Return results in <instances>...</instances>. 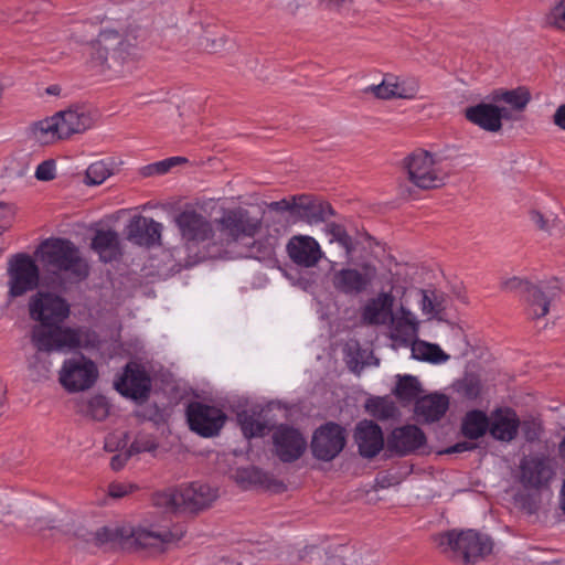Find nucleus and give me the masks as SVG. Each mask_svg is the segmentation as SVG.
Masks as SVG:
<instances>
[{
  "mask_svg": "<svg viewBox=\"0 0 565 565\" xmlns=\"http://www.w3.org/2000/svg\"><path fill=\"white\" fill-rule=\"evenodd\" d=\"M94 23L100 24V28L93 42L92 67L106 76L132 72L142 55L140 30L124 29L118 22L98 17Z\"/></svg>",
  "mask_w": 565,
  "mask_h": 565,
  "instance_id": "f257e3e1",
  "label": "nucleus"
},
{
  "mask_svg": "<svg viewBox=\"0 0 565 565\" xmlns=\"http://www.w3.org/2000/svg\"><path fill=\"white\" fill-rule=\"evenodd\" d=\"M68 315L70 306L64 299L38 292V350L67 352L97 345L95 332L62 326Z\"/></svg>",
  "mask_w": 565,
  "mask_h": 565,
  "instance_id": "f03ea898",
  "label": "nucleus"
},
{
  "mask_svg": "<svg viewBox=\"0 0 565 565\" xmlns=\"http://www.w3.org/2000/svg\"><path fill=\"white\" fill-rule=\"evenodd\" d=\"M54 271L74 281L84 280L89 274L88 263L78 248L67 239H47L38 246V257Z\"/></svg>",
  "mask_w": 565,
  "mask_h": 565,
  "instance_id": "7ed1b4c3",
  "label": "nucleus"
},
{
  "mask_svg": "<svg viewBox=\"0 0 565 565\" xmlns=\"http://www.w3.org/2000/svg\"><path fill=\"white\" fill-rule=\"evenodd\" d=\"M184 247L188 253L185 267H191L210 256L205 250L207 242L213 236V227L209 220L195 210H184L175 216Z\"/></svg>",
  "mask_w": 565,
  "mask_h": 565,
  "instance_id": "20e7f679",
  "label": "nucleus"
},
{
  "mask_svg": "<svg viewBox=\"0 0 565 565\" xmlns=\"http://www.w3.org/2000/svg\"><path fill=\"white\" fill-rule=\"evenodd\" d=\"M217 497L216 489L206 483L191 482L156 493L153 503L167 511H198L209 507Z\"/></svg>",
  "mask_w": 565,
  "mask_h": 565,
  "instance_id": "39448f33",
  "label": "nucleus"
},
{
  "mask_svg": "<svg viewBox=\"0 0 565 565\" xmlns=\"http://www.w3.org/2000/svg\"><path fill=\"white\" fill-rule=\"evenodd\" d=\"M438 546L446 553L463 562L475 564L490 554L493 544L490 537L475 530L449 531L437 537Z\"/></svg>",
  "mask_w": 565,
  "mask_h": 565,
  "instance_id": "423d86ee",
  "label": "nucleus"
},
{
  "mask_svg": "<svg viewBox=\"0 0 565 565\" xmlns=\"http://www.w3.org/2000/svg\"><path fill=\"white\" fill-rule=\"evenodd\" d=\"M92 126V118L74 109L58 111L52 117L38 121V142L50 143L73 134L85 131Z\"/></svg>",
  "mask_w": 565,
  "mask_h": 565,
  "instance_id": "0eeeda50",
  "label": "nucleus"
},
{
  "mask_svg": "<svg viewBox=\"0 0 565 565\" xmlns=\"http://www.w3.org/2000/svg\"><path fill=\"white\" fill-rule=\"evenodd\" d=\"M504 286L507 289H515L522 292L527 303V312L533 319L544 317L548 312L551 302L561 291V285L556 278L532 285L526 280L513 277L505 281Z\"/></svg>",
  "mask_w": 565,
  "mask_h": 565,
  "instance_id": "6e6552de",
  "label": "nucleus"
},
{
  "mask_svg": "<svg viewBox=\"0 0 565 565\" xmlns=\"http://www.w3.org/2000/svg\"><path fill=\"white\" fill-rule=\"evenodd\" d=\"M7 302L11 303L35 290V258L17 253L7 260Z\"/></svg>",
  "mask_w": 565,
  "mask_h": 565,
  "instance_id": "1a4fd4ad",
  "label": "nucleus"
},
{
  "mask_svg": "<svg viewBox=\"0 0 565 565\" xmlns=\"http://www.w3.org/2000/svg\"><path fill=\"white\" fill-rule=\"evenodd\" d=\"M406 168L411 182L424 190L443 185L447 178L441 161L425 150L413 152L407 159Z\"/></svg>",
  "mask_w": 565,
  "mask_h": 565,
  "instance_id": "9d476101",
  "label": "nucleus"
},
{
  "mask_svg": "<svg viewBox=\"0 0 565 565\" xmlns=\"http://www.w3.org/2000/svg\"><path fill=\"white\" fill-rule=\"evenodd\" d=\"M98 377L96 364L84 355L64 361L60 371V382L68 392H81L90 388Z\"/></svg>",
  "mask_w": 565,
  "mask_h": 565,
  "instance_id": "9b49d317",
  "label": "nucleus"
},
{
  "mask_svg": "<svg viewBox=\"0 0 565 565\" xmlns=\"http://www.w3.org/2000/svg\"><path fill=\"white\" fill-rule=\"evenodd\" d=\"M345 444V429L335 423H327L313 433L312 455L319 460L331 461L343 450Z\"/></svg>",
  "mask_w": 565,
  "mask_h": 565,
  "instance_id": "f8f14e48",
  "label": "nucleus"
},
{
  "mask_svg": "<svg viewBox=\"0 0 565 565\" xmlns=\"http://www.w3.org/2000/svg\"><path fill=\"white\" fill-rule=\"evenodd\" d=\"M186 417L191 430L205 438L218 435L227 418L221 408L202 403L190 404Z\"/></svg>",
  "mask_w": 565,
  "mask_h": 565,
  "instance_id": "ddd939ff",
  "label": "nucleus"
},
{
  "mask_svg": "<svg viewBox=\"0 0 565 565\" xmlns=\"http://www.w3.org/2000/svg\"><path fill=\"white\" fill-rule=\"evenodd\" d=\"M555 475L554 460L543 455L524 457L520 463V481L526 489L547 488Z\"/></svg>",
  "mask_w": 565,
  "mask_h": 565,
  "instance_id": "4468645a",
  "label": "nucleus"
},
{
  "mask_svg": "<svg viewBox=\"0 0 565 565\" xmlns=\"http://www.w3.org/2000/svg\"><path fill=\"white\" fill-rule=\"evenodd\" d=\"M217 223L220 231L232 242L253 238L262 226L260 218L250 216L242 207L225 211Z\"/></svg>",
  "mask_w": 565,
  "mask_h": 565,
  "instance_id": "2eb2a0df",
  "label": "nucleus"
},
{
  "mask_svg": "<svg viewBox=\"0 0 565 565\" xmlns=\"http://www.w3.org/2000/svg\"><path fill=\"white\" fill-rule=\"evenodd\" d=\"M376 277V267L364 264L361 270L355 268H342L334 273L333 287L349 296H356L367 289Z\"/></svg>",
  "mask_w": 565,
  "mask_h": 565,
  "instance_id": "dca6fc26",
  "label": "nucleus"
},
{
  "mask_svg": "<svg viewBox=\"0 0 565 565\" xmlns=\"http://www.w3.org/2000/svg\"><path fill=\"white\" fill-rule=\"evenodd\" d=\"M274 450L284 462H292L301 457L307 448V439L296 428L279 425L273 434Z\"/></svg>",
  "mask_w": 565,
  "mask_h": 565,
  "instance_id": "f3484780",
  "label": "nucleus"
},
{
  "mask_svg": "<svg viewBox=\"0 0 565 565\" xmlns=\"http://www.w3.org/2000/svg\"><path fill=\"white\" fill-rule=\"evenodd\" d=\"M426 443V436L415 425L396 427L386 439V450L391 455L407 456L422 448Z\"/></svg>",
  "mask_w": 565,
  "mask_h": 565,
  "instance_id": "a211bd4d",
  "label": "nucleus"
},
{
  "mask_svg": "<svg viewBox=\"0 0 565 565\" xmlns=\"http://www.w3.org/2000/svg\"><path fill=\"white\" fill-rule=\"evenodd\" d=\"M466 118L486 131L497 132L502 127V119H511V115L505 107L480 103L466 109Z\"/></svg>",
  "mask_w": 565,
  "mask_h": 565,
  "instance_id": "6ab92c4d",
  "label": "nucleus"
},
{
  "mask_svg": "<svg viewBox=\"0 0 565 565\" xmlns=\"http://www.w3.org/2000/svg\"><path fill=\"white\" fill-rule=\"evenodd\" d=\"M151 382L146 371L136 363H128L124 374L116 382L117 391L131 399H145L150 391Z\"/></svg>",
  "mask_w": 565,
  "mask_h": 565,
  "instance_id": "aec40b11",
  "label": "nucleus"
},
{
  "mask_svg": "<svg viewBox=\"0 0 565 565\" xmlns=\"http://www.w3.org/2000/svg\"><path fill=\"white\" fill-rule=\"evenodd\" d=\"M358 451L365 459L376 457L386 445L381 427L372 420L360 422L354 430Z\"/></svg>",
  "mask_w": 565,
  "mask_h": 565,
  "instance_id": "412c9836",
  "label": "nucleus"
},
{
  "mask_svg": "<svg viewBox=\"0 0 565 565\" xmlns=\"http://www.w3.org/2000/svg\"><path fill=\"white\" fill-rule=\"evenodd\" d=\"M131 537L141 547L161 552L167 544L179 541L182 532H172L163 525H140L131 532Z\"/></svg>",
  "mask_w": 565,
  "mask_h": 565,
  "instance_id": "4be33fe9",
  "label": "nucleus"
},
{
  "mask_svg": "<svg viewBox=\"0 0 565 565\" xmlns=\"http://www.w3.org/2000/svg\"><path fill=\"white\" fill-rule=\"evenodd\" d=\"M287 253L294 263L306 268L316 266L322 257L319 243L308 235L291 237L287 244Z\"/></svg>",
  "mask_w": 565,
  "mask_h": 565,
  "instance_id": "5701e85b",
  "label": "nucleus"
},
{
  "mask_svg": "<svg viewBox=\"0 0 565 565\" xmlns=\"http://www.w3.org/2000/svg\"><path fill=\"white\" fill-rule=\"evenodd\" d=\"M520 426L519 416L512 408H497L490 415L489 434L495 440L508 443L516 437Z\"/></svg>",
  "mask_w": 565,
  "mask_h": 565,
  "instance_id": "b1692460",
  "label": "nucleus"
},
{
  "mask_svg": "<svg viewBox=\"0 0 565 565\" xmlns=\"http://www.w3.org/2000/svg\"><path fill=\"white\" fill-rule=\"evenodd\" d=\"M162 224L153 218L136 217L127 226V238L139 246L160 243Z\"/></svg>",
  "mask_w": 565,
  "mask_h": 565,
  "instance_id": "393cba45",
  "label": "nucleus"
},
{
  "mask_svg": "<svg viewBox=\"0 0 565 565\" xmlns=\"http://www.w3.org/2000/svg\"><path fill=\"white\" fill-rule=\"evenodd\" d=\"M394 297L390 292H380L370 299L362 310V318L370 324H385L393 317Z\"/></svg>",
  "mask_w": 565,
  "mask_h": 565,
  "instance_id": "a878e982",
  "label": "nucleus"
},
{
  "mask_svg": "<svg viewBox=\"0 0 565 565\" xmlns=\"http://www.w3.org/2000/svg\"><path fill=\"white\" fill-rule=\"evenodd\" d=\"M392 322V337L404 343H411L418 335L419 321L415 313L401 306L390 320Z\"/></svg>",
  "mask_w": 565,
  "mask_h": 565,
  "instance_id": "bb28decb",
  "label": "nucleus"
},
{
  "mask_svg": "<svg viewBox=\"0 0 565 565\" xmlns=\"http://www.w3.org/2000/svg\"><path fill=\"white\" fill-rule=\"evenodd\" d=\"M449 407V398L445 394L433 393L416 401L415 414L427 423L439 420Z\"/></svg>",
  "mask_w": 565,
  "mask_h": 565,
  "instance_id": "cd10ccee",
  "label": "nucleus"
},
{
  "mask_svg": "<svg viewBox=\"0 0 565 565\" xmlns=\"http://www.w3.org/2000/svg\"><path fill=\"white\" fill-rule=\"evenodd\" d=\"M332 214L333 211L329 203L313 200L307 195H300L298 218L312 225L324 222Z\"/></svg>",
  "mask_w": 565,
  "mask_h": 565,
  "instance_id": "c85d7f7f",
  "label": "nucleus"
},
{
  "mask_svg": "<svg viewBox=\"0 0 565 565\" xmlns=\"http://www.w3.org/2000/svg\"><path fill=\"white\" fill-rule=\"evenodd\" d=\"M93 249L100 260L108 263L121 255L119 236L114 231H98L92 242Z\"/></svg>",
  "mask_w": 565,
  "mask_h": 565,
  "instance_id": "c756f323",
  "label": "nucleus"
},
{
  "mask_svg": "<svg viewBox=\"0 0 565 565\" xmlns=\"http://www.w3.org/2000/svg\"><path fill=\"white\" fill-rule=\"evenodd\" d=\"M489 427L490 417L482 411L473 409L463 417L461 431L469 439H478L489 431Z\"/></svg>",
  "mask_w": 565,
  "mask_h": 565,
  "instance_id": "7c9ffc66",
  "label": "nucleus"
},
{
  "mask_svg": "<svg viewBox=\"0 0 565 565\" xmlns=\"http://www.w3.org/2000/svg\"><path fill=\"white\" fill-rule=\"evenodd\" d=\"M411 344L412 356L415 360L433 364H443L449 360V355L446 354L437 344L418 339H415Z\"/></svg>",
  "mask_w": 565,
  "mask_h": 565,
  "instance_id": "2f4dec72",
  "label": "nucleus"
},
{
  "mask_svg": "<svg viewBox=\"0 0 565 565\" xmlns=\"http://www.w3.org/2000/svg\"><path fill=\"white\" fill-rule=\"evenodd\" d=\"M243 435L246 438L262 437L269 431V425L260 414L242 412L237 416Z\"/></svg>",
  "mask_w": 565,
  "mask_h": 565,
  "instance_id": "473e14b6",
  "label": "nucleus"
},
{
  "mask_svg": "<svg viewBox=\"0 0 565 565\" xmlns=\"http://www.w3.org/2000/svg\"><path fill=\"white\" fill-rule=\"evenodd\" d=\"M494 102H503L513 110L522 111L531 100V93L526 87L520 86L513 89L498 90L493 96Z\"/></svg>",
  "mask_w": 565,
  "mask_h": 565,
  "instance_id": "72a5a7b5",
  "label": "nucleus"
},
{
  "mask_svg": "<svg viewBox=\"0 0 565 565\" xmlns=\"http://www.w3.org/2000/svg\"><path fill=\"white\" fill-rule=\"evenodd\" d=\"M326 235L330 243H338L344 250L348 259H351L356 250V239L351 237L345 228L337 223H328L324 226Z\"/></svg>",
  "mask_w": 565,
  "mask_h": 565,
  "instance_id": "f704fd0d",
  "label": "nucleus"
},
{
  "mask_svg": "<svg viewBox=\"0 0 565 565\" xmlns=\"http://www.w3.org/2000/svg\"><path fill=\"white\" fill-rule=\"evenodd\" d=\"M419 308L428 319L437 317L444 309V297L436 290L422 289L417 292Z\"/></svg>",
  "mask_w": 565,
  "mask_h": 565,
  "instance_id": "c9c22d12",
  "label": "nucleus"
},
{
  "mask_svg": "<svg viewBox=\"0 0 565 565\" xmlns=\"http://www.w3.org/2000/svg\"><path fill=\"white\" fill-rule=\"evenodd\" d=\"M78 412L89 416L95 420H103L109 414V405L107 399L102 395L90 397L86 402L77 404Z\"/></svg>",
  "mask_w": 565,
  "mask_h": 565,
  "instance_id": "e433bc0d",
  "label": "nucleus"
},
{
  "mask_svg": "<svg viewBox=\"0 0 565 565\" xmlns=\"http://www.w3.org/2000/svg\"><path fill=\"white\" fill-rule=\"evenodd\" d=\"M420 391L418 380L412 375H398V381L394 390L395 396L402 402H412Z\"/></svg>",
  "mask_w": 565,
  "mask_h": 565,
  "instance_id": "4c0bfd02",
  "label": "nucleus"
},
{
  "mask_svg": "<svg viewBox=\"0 0 565 565\" xmlns=\"http://www.w3.org/2000/svg\"><path fill=\"white\" fill-rule=\"evenodd\" d=\"M113 174L111 167L104 160L93 162L85 172L84 183L86 185H99Z\"/></svg>",
  "mask_w": 565,
  "mask_h": 565,
  "instance_id": "58836bf2",
  "label": "nucleus"
},
{
  "mask_svg": "<svg viewBox=\"0 0 565 565\" xmlns=\"http://www.w3.org/2000/svg\"><path fill=\"white\" fill-rule=\"evenodd\" d=\"M17 327L25 333L20 341V349L23 351L31 370L33 367L31 358L33 356V351H35V323L19 321Z\"/></svg>",
  "mask_w": 565,
  "mask_h": 565,
  "instance_id": "ea45409f",
  "label": "nucleus"
},
{
  "mask_svg": "<svg viewBox=\"0 0 565 565\" xmlns=\"http://www.w3.org/2000/svg\"><path fill=\"white\" fill-rule=\"evenodd\" d=\"M245 256L258 259L267 265H271L276 262L275 243L273 239H266L265 242H254Z\"/></svg>",
  "mask_w": 565,
  "mask_h": 565,
  "instance_id": "a19ab883",
  "label": "nucleus"
},
{
  "mask_svg": "<svg viewBox=\"0 0 565 565\" xmlns=\"http://www.w3.org/2000/svg\"><path fill=\"white\" fill-rule=\"evenodd\" d=\"M235 481L244 488L263 483L264 472L256 467L238 468L234 473Z\"/></svg>",
  "mask_w": 565,
  "mask_h": 565,
  "instance_id": "79ce46f5",
  "label": "nucleus"
},
{
  "mask_svg": "<svg viewBox=\"0 0 565 565\" xmlns=\"http://www.w3.org/2000/svg\"><path fill=\"white\" fill-rule=\"evenodd\" d=\"M391 82L394 85L392 86V90L394 93H401V95H394L393 98L412 99L418 92V85L414 79H401L398 77L391 76Z\"/></svg>",
  "mask_w": 565,
  "mask_h": 565,
  "instance_id": "37998d69",
  "label": "nucleus"
},
{
  "mask_svg": "<svg viewBox=\"0 0 565 565\" xmlns=\"http://www.w3.org/2000/svg\"><path fill=\"white\" fill-rule=\"evenodd\" d=\"M366 354V351H361L358 348L356 343H349L345 348V359L349 367L353 372H360L363 366L366 364V361L364 360V355Z\"/></svg>",
  "mask_w": 565,
  "mask_h": 565,
  "instance_id": "c03bdc74",
  "label": "nucleus"
},
{
  "mask_svg": "<svg viewBox=\"0 0 565 565\" xmlns=\"http://www.w3.org/2000/svg\"><path fill=\"white\" fill-rule=\"evenodd\" d=\"M157 448L154 438L145 433H140L136 436L135 440L129 447L130 454L136 455L140 452H150Z\"/></svg>",
  "mask_w": 565,
  "mask_h": 565,
  "instance_id": "a18cd8bd",
  "label": "nucleus"
},
{
  "mask_svg": "<svg viewBox=\"0 0 565 565\" xmlns=\"http://www.w3.org/2000/svg\"><path fill=\"white\" fill-rule=\"evenodd\" d=\"M394 86L391 82V76H385L379 85H370L363 89L365 94H374L376 97L382 99L393 98L394 95H401V93H394L392 90Z\"/></svg>",
  "mask_w": 565,
  "mask_h": 565,
  "instance_id": "49530a36",
  "label": "nucleus"
},
{
  "mask_svg": "<svg viewBox=\"0 0 565 565\" xmlns=\"http://www.w3.org/2000/svg\"><path fill=\"white\" fill-rule=\"evenodd\" d=\"M300 558L308 565H326L327 553L319 546H307L303 548Z\"/></svg>",
  "mask_w": 565,
  "mask_h": 565,
  "instance_id": "de8ad7c7",
  "label": "nucleus"
},
{
  "mask_svg": "<svg viewBox=\"0 0 565 565\" xmlns=\"http://www.w3.org/2000/svg\"><path fill=\"white\" fill-rule=\"evenodd\" d=\"M458 391L469 399L477 398L481 392V383L475 375H467L460 382Z\"/></svg>",
  "mask_w": 565,
  "mask_h": 565,
  "instance_id": "09e8293b",
  "label": "nucleus"
},
{
  "mask_svg": "<svg viewBox=\"0 0 565 565\" xmlns=\"http://www.w3.org/2000/svg\"><path fill=\"white\" fill-rule=\"evenodd\" d=\"M134 487L127 483L113 482L108 486L107 495L102 499H97V503L99 505H106L108 499H120L125 495L129 494L132 491Z\"/></svg>",
  "mask_w": 565,
  "mask_h": 565,
  "instance_id": "8fccbe9b",
  "label": "nucleus"
},
{
  "mask_svg": "<svg viewBox=\"0 0 565 565\" xmlns=\"http://www.w3.org/2000/svg\"><path fill=\"white\" fill-rule=\"evenodd\" d=\"M546 23L565 30V0H559L547 13Z\"/></svg>",
  "mask_w": 565,
  "mask_h": 565,
  "instance_id": "3c124183",
  "label": "nucleus"
},
{
  "mask_svg": "<svg viewBox=\"0 0 565 565\" xmlns=\"http://www.w3.org/2000/svg\"><path fill=\"white\" fill-rule=\"evenodd\" d=\"M300 195L292 196L291 199H282L269 203L268 207L271 211L289 212L292 216L297 217L299 210Z\"/></svg>",
  "mask_w": 565,
  "mask_h": 565,
  "instance_id": "603ef678",
  "label": "nucleus"
},
{
  "mask_svg": "<svg viewBox=\"0 0 565 565\" xmlns=\"http://www.w3.org/2000/svg\"><path fill=\"white\" fill-rule=\"evenodd\" d=\"M117 537V530L109 526H102L97 529L94 533L89 534L87 541L94 542L96 545H103L105 543L111 542Z\"/></svg>",
  "mask_w": 565,
  "mask_h": 565,
  "instance_id": "864d4df0",
  "label": "nucleus"
},
{
  "mask_svg": "<svg viewBox=\"0 0 565 565\" xmlns=\"http://www.w3.org/2000/svg\"><path fill=\"white\" fill-rule=\"evenodd\" d=\"M127 444V436L124 433L109 434L105 439V450L109 452L122 451L121 449Z\"/></svg>",
  "mask_w": 565,
  "mask_h": 565,
  "instance_id": "5fc2aeb1",
  "label": "nucleus"
},
{
  "mask_svg": "<svg viewBox=\"0 0 565 565\" xmlns=\"http://www.w3.org/2000/svg\"><path fill=\"white\" fill-rule=\"evenodd\" d=\"M56 175V163L54 160H45L38 164V180L50 181Z\"/></svg>",
  "mask_w": 565,
  "mask_h": 565,
  "instance_id": "6e6d98bb",
  "label": "nucleus"
},
{
  "mask_svg": "<svg viewBox=\"0 0 565 565\" xmlns=\"http://www.w3.org/2000/svg\"><path fill=\"white\" fill-rule=\"evenodd\" d=\"M14 215L13 206L0 202V234L10 228Z\"/></svg>",
  "mask_w": 565,
  "mask_h": 565,
  "instance_id": "4d7b16f0",
  "label": "nucleus"
},
{
  "mask_svg": "<svg viewBox=\"0 0 565 565\" xmlns=\"http://www.w3.org/2000/svg\"><path fill=\"white\" fill-rule=\"evenodd\" d=\"M19 518L11 512H7L0 520V530H7L10 534L13 532H20L21 529L18 525Z\"/></svg>",
  "mask_w": 565,
  "mask_h": 565,
  "instance_id": "13d9d810",
  "label": "nucleus"
},
{
  "mask_svg": "<svg viewBox=\"0 0 565 565\" xmlns=\"http://www.w3.org/2000/svg\"><path fill=\"white\" fill-rule=\"evenodd\" d=\"M531 221L542 231L550 232L551 223L554 222L552 215L545 216L539 211H532L530 214Z\"/></svg>",
  "mask_w": 565,
  "mask_h": 565,
  "instance_id": "bf43d9fd",
  "label": "nucleus"
},
{
  "mask_svg": "<svg viewBox=\"0 0 565 565\" xmlns=\"http://www.w3.org/2000/svg\"><path fill=\"white\" fill-rule=\"evenodd\" d=\"M131 456H132V454H130L129 448L124 451L117 452L116 455H114L111 457V460H110L111 469L115 471L122 469Z\"/></svg>",
  "mask_w": 565,
  "mask_h": 565,
  "instance_id": "052dcab7",
  "label": "nucleus"
},
{
  "mask_svg": "<svg viewBox=\"0 0 565 565\" xmlns=\"http://www.w3.org/2000/svg\"><path fill=\"white\" fill-rule=\"evenodd\" d=\"M186 159L183 157H171L157 162V168H159V174L167 173L172 167L185 162Z\"/></svg>",
  "mask_w": 565,
  "mask_h": 565,
  "instance_id": "680f3d73",
  "label": "nucleus"
},
{
  "mask_svg": "<svg viewBox=\"0 0 565 565\" xmlns=\"http://www.w3.org/2000/svg\"><path fill=\"white\" fill-rule=\"evenodd\" d=\"M522 428H523L524 436H525L526 440L533 441L539 437L540 426L536 423H534V422L527 423L526 422L523 424Z\"/></svg>",
  "mask_w": 565,
  "mask_h": 565,
  "instance_id": "e2e57ef3",
  "label": "nucleus"
},
{
  "mask_svg": "<svg viewBox=\"0 0 565 565\" xmlns=\"http://www.w3.org/2000/svg\"><path fill=\"white\" fill-rule=\"evenodd\" d=\"M553 124L562 130H565V104L559 105L554 115Z\"/></svg>",
  "mask_w": 565,
  "mask_h": 565,
  "instance_id": "0e129e2a",
  "label": "nucleus"
},
{
  "mask_svg": "<svg viewBox=\"0 0 565 565\" xmlns=\"http://www.w3.org/2000/svg\"><path fill=\"white\" fill-rule=\"evenodd\" d=\"M62 88L57 84L50 85L45 88L44 93H38V99L45 102V97H60Z\"/></svg>",
  "mask_w": 565,
  "mask_h": 565,
  "instance_id": "69168bd1",
  "label": "nucleus"
},
{
  "mask_svg": "<svg viewBox=\"0 0 565 565\" xmlns=\"http://www.w3.org/2000/svg\"><path fill=\"white\" fill-rule=\"evenodd\" d=\"M473 446L468 443V441H462V443H457L456 445L449 447L447 449V452L449 454H452V452H462V451H467V450H470L472 449Z\"/></svg>",
  "mask_w": 565,
  "mask_h": 565,
  "instance_id": "338daca9",
  "label": "nucleus"
},
{
  "mask_svg": "<svg viewBox=\"0 0 565 565\" xmlns=\"http://www.w3.org/2000/svg\"><path fill=\"white\" fill-rule=\"evenodd\" d=\"M558 509L565 515V479L563 480L558 492Z\"/></svg>",
  "mask_w": 565,
  "mask_h": 565,
  "instance_id": "774afa93",
  "label": "nucleus"
}]
</instances>
